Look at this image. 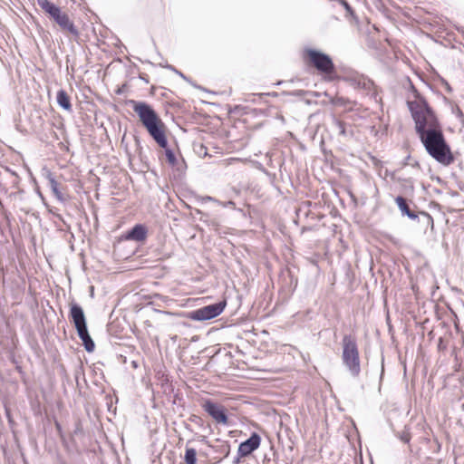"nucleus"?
Segmentation results:
<instances>
[{"instance_id": "20", "label": "nucleus", "mask_w": 464, "mask_h": 464, "mask_svg": "<svg viewBox=\"0 0 464 464\" xmlns=\"http://www.w3.org/2000/svg\"><path fill=\"white\" fill-rule=\"evenodd\" d=\"M333 123H334V126L338 130V134L339 135L343 136V137L348 135V131L346 130V124H345V122L338 120L337 118H334L333 119Z\"/></svg>"}, {"instance_id": "7", "label": "nucleus", "mask_w": 464, "mask_h": 464, "mask_svg": "<svg viewBox=\"0 0 464 464\" xmlns=\"http://www.w3.org/2000/svg\"><path fill=\"white\" fill-rule=\"evenodd\" d=\"M161 149H163V153L165 155L166 160L168 164L176 170L179 175H181L185 172L187 168L186 162L184 160H179L177 156L172 149L169 147L168 139L165 136V143L162 144L161 141L156 142Z\"/></svg>"}, {"instance_id": "5", "label": "nucleus", "mask_w": 464, "mask_h": 464, "mask_svg": "<svg viewBox=\"0 0 464 464\" xmlns=\"http://www.w3.org/2000/svg\"><path fill=\"white\" fill-rule=\"evenodd\" d=\"M305 53L310 63L321 73L331 75L335 72L334 63L328 54L311 48L306 49Z\"/></svg>"}, {"instance_id": "38", "label": "nucleus", "mask_w": 464, "mask_h": 464, "mask_svg": "<svg viewBox=\"0 0 464 464\" xmlns=\"http://www.w3.org/2000/svg\"><path fill=\"white\" fill-rule=\"evenodd\" d=\"M384 368L383 365L382 366V374L383 373Z\"/></svg>"}, {"instance_id": "9", "label": "nucleus", "mask_w": 464, "mask_h": 464, "mask_svg": "<svg viewBox=\"0 0 464 464\" xmlns=\"http://www.w3.org/2000/svg\"><path fill=\"white\" fill-rule=\"evenodd\" d=\"M261 443V437L256 432H252L250 437L242 441L238 446L239 457H246L257 450Z\"/></svg>"}, {"instance_id": "35", "label": "nucleus", "mask_w": 464, "mask_h": 464, "mask_svg": "<svg viewBox=\"0 0 464 464\" xmlns=\"http://www.w3.org/2000/svg\"><path fill=\"white\" fill-rule=\"evenodd\" d=\"M79 374H80L79 372H77L76 374H75V379H76V382L77 383H78Z\"/></svg>"}, {"instance_id": "11", "label": "nucleus", "mask_w": 464, "mask_h": 464, "mask_svg": "<svg viewBox=\"0 0 464 464\" xmlns=\"http://www.w3.org/2000/svg\"><path fill=\"white\" fill-rule=\"evenodd\" d=\"M148 237V228L144 224H136L124 235L126 240L144 242Z\"/></svg>"}, {"instance_id": "13", "label": "nucleus", "mask_w": 464, "mask_h": 464, "mask_svg": "<svg viewBox=\"0 0 464 464\" xmlns=\"http://www.w3.org/2000/svg\"><path fill=\"white\" fill-rule=\"evenodd\" d=\"M395 202L402 216H406L411 220H416L419 218L418 213L410 208L408 200L402 196H397Z\"/></svg>"}, {"instance_id": "28", "label": "nucleus", "mask_w": 464, "mask_h": 464, "mask_svg": "<svg viewBox=\"0 0 464 464\" xmlns=\"http://www.w3.org/2000/svg\"><path fill=\"white\" fill-rule=\"evenodd\" d=\"M266 95H269V93H258V94L253 93V94H249L248 96L253 98V99H251V102H256V98L261 99L263 96H266ZM246 101H250V99H246Z\"/></svg>"}, {"instance_id": "39", "label": "nucleus", "mask_w": 464, "mask_h": 464, "mask_svg": "<svg viewBox=\"0 0 464 464\" xmlns=\"http://www.w3.org/2000/svg\"><path fill=\"white\" fill-rule=\"evenodd\" d=\"M56 427H57L58 429H60V424H59V423H56Z\"/></svg>"}, {"instance_id": "24", "label": "nucleus", "mask_w": 464, "mask_h": 464, "mask_svg": "<svg viewBox=\"0 0 464 464\" xmlns=\"http://www.w3.org/2000/svg\"><path fill=\"white\" fill-rule=\"evenodd\" d=\"M191 422L200 426V427H203L204 425V420L201 417H199L198 415H195V414H192L189 419H188Z\"/></svg>"}, {"instance_id": "29", "label": "nucleus", "mask_w": 464, "mask_h": 464, "mask_svg": "<svg viewBox=\"0 0 464 464\" xmlns=\"http://www.w3.org/2000/svg\"><path fill=\"white\" fill-rule=\"evenodd\" d=\"M440 82L449 93H450L452 92V88L450 87V83L445 79L441 78Z\"/></svg>"}, {"instance_id": "2", "label": "nucleus", "mask_w": 464, "mask_h": 464, "mask_svg": "<svg viewBox=\"0 0 464 464\" xmlns=\"http://www.w3.org/2000/svg\"><path fill=\"white\" fill-rule=\"evenodd\" d=\"M128 103L132 106L150 137L155 142L165 143V126L151 105L145 102L129 100Z\"/></svg>"}, {"instance_id": "17", "label": "nucleus", "mask_w": 464, "mask_h": 464, "mask_svg": "<svg viewBox=\"0 0 464 464\" xmlns=\"http://www.w3.org/2000/svg\"><path fill=\"white\" fill-rule=\"evenodd\" d=\"M38 5L53 18L61 8L55 4L50 2L49 0H37Z\"/></svg>"}, {"instance_id": "21", "label": "nucleus", "mask_w": 464, "mask_h": 464, "mask_svg": "<svg viewBox=\"0 0 464 464\" xmlns=\"http://www.w3.org/2000/svg\"><path fill=\"white\" fill-rule=\"evenodd\" d=\"M197 213L200 216L199 220L208 226L211 227H218V222L212 218H210L209 215L208 213H205L201 210H197Z\"/></svg>"}, {"instance_id": "32", "label": "nucleus", "mask_w": 464, "mask_h": 464, "mask_svg": "<svg viewBox=\"0 0 464 464\" xmlns=\"http://www.w3.org/2000/svg\"><path fill=\"white\" fill-rule=\"evenodd\" d=\"M457 117L460 119L464 117V114L459 108H457Z\"/></svg>"}, {"instance_id": "34", "label": "nucleus", "mask_w": 464, "mask_h": 464, "mask_svg": "<svg viewBox=\"0 0 464 464\" xmlns=\"http://www.w3.org/2000/svg\"><path fill=\"white\" fill-rule=\"evenodd\" d=\"M240 458L241 457H239V454L237 453V457H235V459L233 460L234 464H238L239 460H240Z\"/></svg>"}, {"instance_id": "31", "label": "nucleus", "mask_w": 464, "mask_h": 464, "mask_svg": "<svg viewBox=\"0 0 464 464\" xmlns=\"http://www.w3.org/2000/svg\"><path fill=\"white\" fill-rule=\"evenodd\" d=\"M139 78L142 81H144L146 83L149 82L148 76L146 74H140Z\"/></svg>"}, {"instance_id": "10", "label": "nucleus", "mask_w": 464, "mask_h": 464, "mask_svg": "<svg viewBox=\"0 0 464 464\" xmlns=\"http://www.w3.org/2000/svg\"><path fill=\"white\" fill-rule=\"evenodd\" d=\"M347 80L354 88L364 90L367 94L376 96L375 84L371 79L363 75H355L349 77Z\"/></svg>"}, {"instance_id": "8", "label": "nucleus", "mask_w": 464, "mask_h": 464, "mask_svg": "<svg viewBox=\"0 0 464 464\" xmlns=\"http://www.w3.org/2000/svg\"><path fill=\"white\" fill-rule=\"evenodd\" d=\"M69 318L73 324L76 331L87 327V322L83 309L79 304L75 302H72L70 304Z\"/></svg>"}, {"instance_id": "1", "label": "nucleus", "mask_w": 464, "mask_h": 464, "mask_svg": "<svg viewBox=\"0 0 464 464\" xmlns=\"http://www.w3.org/2000/svg\"><path fill=\"white\" fill-rule=\"evenodd\" d=\"M414 101L407 106L415 123V131L427 153L443 166H450L455 157L448 144L442 126L427 100L411 85Z\"/></svg>"}, {"instance_id": "30", "label": "nucleus", "mask_w": 464, "mask_h": 464, "mask_svg": "<svg viewBox=\"0 0 464 464\" xmlns=\"http://www.w3.org/2000/svg\"><path fill=\"white\" fill-rule=\"evenodd\" d=\"M420 215L426 218L427 223H431L433 225V218L429 213L421 211Z\"/></svg>"}, {"instance_id": "26", "label": "nucleus", "mask_w": 464, "mask_h": 464, "mask_svg": "<svg viewBox=\"0 0 464 464\" xmlns=\"http://www.w3.org/2000/svg\"><path fill=\"white\" fill-rule=\"evenodd\" d=\"M198 201H200L201 203H206V202L211 201V202L217 203L218 205V202H219L218 199H217V198H215L213 197H210V196L200 197L198 198Z\"/></svg>"}, {"instance_id": "15", "label": "nucleus", "mask_w": 464, "mask_h": 464, "mask_svg": "<svg viewBox=\"0 0 464 464\" xmlns=\"http://www.w3.org/2000/svg\"><path fill=\"white\" fill-rule=\"evenodd\" d=\"M46 179L48 180L49 188H51V190H52L53 194L55 196V198L60 202H65L67 200V198L61 192V190L59 188V184L56 181L53 175L51 172H49L46 176Z\"/></svg>"}, {"instance_id": "18", "label": "nucleus", "mask_w": 464, "mask_h": 464, "mask_svg": "<svg viewBox=\"0 0 464 464\" xmlns=\"http://www.w3.org/2000/svg\"><path fill=\"white\" fill-rule=\"evenodd\" d=\"M184 460L186 464H197V451L193 448H186Z\"/></svg>"}, {"instance_id": "12", "label": "nucleus", "mask_w": 464, "mask_h": 464, "mask_svg": "<svg viewBox=\"0 0 464 464\" xmlns=\"http://www.w3.org/2000/svg\"><path fill=\"white\" fill-rule=\"evenodd\" d=\"M52 19H53L54 22L58 24L62 29L68 31L71 34L74 36H78V29L76 28L74 24L70 20L68 14L63 13L62 10H60Z\"/></svg>"}, {"instance_id": "14", "label": "nucleus", "mask_w": 464, "mask_h": 464, "mask_svg": "<svg viewBox=\"0 0 464 464\" xmlns=\"http://www.w3.org/2000/svg\"><path fill=\"white\" fill-rule=\"evenodd\" d=\"M76 332L82 343L85 351L88 353H92L95 349V343L89 334L88 327L78 330Z\"/></svg>"}, {"instance_id": "33", "label": "nucleus", "mask_w": 464, "mask_h": 464, "mask_svg": "<svg viewBox=\"0 0 464 464\" xmlns=\"http://www.w3.org/2000/svg\"><path fill=\"white\" fill-rule=\"evenodd\" d=\"M343 5H344V7H345V9H346L347 11H349V12H352V11H353V10H352V7L350 6V5H349L347 2H345V1H344V2H343Z\"/></svg>"}, {"instance_id": "27", "label": "nucleus", "mask_w": 464, "mask_h": 464, "mask_svg": "<svg viewBox=\"0 0 464 464\" xmlns=\"http://www.w3.org/2000/svg\"><path fill=\"white\" fill-rule=\"evenodd\" d=\"M218 205L222 206L224 208H236V204L233 200H228V201H225V202L219 200Z\"/></svg>"}, {"instance_id": "3", "label": "nucleus", "mask_w": 464, "mask_h": 464, "mask_svg": "<svg viewBox=\"0 0 464 464\" xmlns=\"http://www.w3.org/2000/svg\"><path fill=\"white\" fill-rule=\"evenodd\" d=\"M342 361L343 365L353 377H358L361 373V362L358 344L355 337L345 334L343 337Z\"/></svg>"}, {"instance_id": "16", "label": "nucleus", "mask_w": 464, "mask_h": 464, "mask_svg": "<svg viewBox=\"0 0 464 464\" xmlns=\"http://www.w3.org/2000/svg\"><path fill=\"white\" fill-rule=\"evenodd\" d=\"M56 102L62 109H63L67 111H72L71 99H70L68 93L66 92V91H64L63 89H60L57 92Z\"/></svg>"}, {"instance_id": "6", "label": "nucleus", "mask_w": 464, "mask_h": 464, "mask_svg": "<svg viewBox=\"0 0 464 464\" xmlns=\"http://www.w3.org/2000/svg\"><path fill=\"white\" fill-rule=\"evenodd\" d=\"M202 408L218 424L228 425L227 409L223 405L208 399L202 404Z\"/></svg>"}, {"instance_id": "37", "label": "nucleus", "mask_w": 464, "mask_h": 464, "mask_svg": "<svg viewBox=\"0 0 464 464\" xmlns=\"http://www.w3.org/2000/svg\"><path fill=\"white\" fill-rule=\"evenodd\" d=\"M38 195H39L42 198H44V197H43V195H42V193H41L40 191H38Z\"/></svg>"}, {"instance_id": "19", "label": "nucleus", "mask_w": 464, "mask_h": 464, "mask_svg": "<svg viewBox=\"0 0 464 464\" xmlns=\"http://www.w3.org/2000/svg\"><path fill=\"white\" fill-rule=\"evenodd\" d=\"M263 464H278V455L272 448L269 453L265 454Z\"/></svg>"}, {"instance_id": "40", "label": "nucleus", "mask_w": 464, "mask_h": 464, "mask_svg": "<svg viewBox=\"0 0 464 464\" xmlns=\"http://www.w3.org/2000/svg\"><path fill=\"white\" fill-rule=\"evenodd\" d=\"M60 464H65L63 461H61Z\"/></svg>"}, {"instance_id": "22", "label": "nucleus", "mask_w": 464, "mask_h": 464, "mask_svg": "<svg viewBox=\"0 0 464 464\" xmlns=\"http://www.w3.org/2000/svg\"><path fill=\"white\" fill-rule=\"evenodd\" d=\"M396 436L400 439V440L406 444L410 443L411 438L409 428L407 426L404 427V430L401 432H397Z\"/></svg>"}, {"instance_id": "4", "label": "nucleus", "mask_w": 464, "mask_h": 464, "mask_svg": "<svg viewBox=\"0 0 464 464\" xmlns=\"http://www.w3.org/2000/svg\"><path fill=\"white\" fill-rule=\"evenodd\" d=\"M226 306L227 301L222 300L190 311L187 317L197 322L211 320L221 314Z\"/></svg>"}, {"instance_id": "23", "label": "nucleus", "mask_w": 464, "mask_h": 464, "mask_svg": "<svg viewBox=\"0 0 464 464\" xmlns=\"http://www.w3.org/2000/svg\"><path fill=\"white\" fill-rule=\"evenodd\" d=\"M160 65L161 67H163V68H166V69H169V71L174 72H175V73H177L179 76H180L183 80H185L186 82H189V83H191V84H192L191 80H190L188 77H187L183 72H181L180 71L177 70L173 65H171V64H168V63H166V64H161V63H160Z\"/></svg>"}, {"instance_id": "25", "label": "nucleus", "mask_w": 464, "mask_h": 464, "mask_svg": "<svg viewBox=\"0 0 464 464\" xmlns=\"http://www.w3.org/2000/svg\"><path fill=\"white\" fill-rule=\"evenodd\" d=\"M438 350L443 352L448 347V343L443 337H440L438 340Z\"/></svg>"}, {"instance_id": "36", "label": "nucleus", "mask_w": 464, "mask_h": 464, "mask_svg": "<svg viewBox=\"0 0 464 464\" xmlns=\"http://www.w3.org/2000/svg\"><path fill=\"white\" fill-rule=\"evenodd\" d=\"M343 98H339V99H338V103H340V104H343Z\"/></svg>"}]
</instances>
